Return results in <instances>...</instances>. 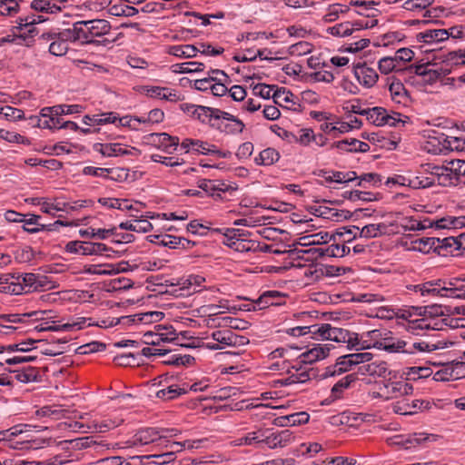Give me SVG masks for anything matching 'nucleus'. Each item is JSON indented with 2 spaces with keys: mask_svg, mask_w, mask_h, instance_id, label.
<instances>
[{
  "mask_svg": "<svg viewBox=\"0 0 465 465\" xmlns=\"http://www.w3.org/2000/svg\"><path fill=\"white\" fill-rule=\"evenodd\" d=\"M37 375H38V371L36 368L28 367L22 371H17L15 377L19 381L27 383V382L35 381L37 378Z\"/></svg>",
  "mask_w": 465,
  "mask_h": 465,
  "instance_id": "13d9d810",
  "label": "nucleus"
},
{
  "mask_svg": "<svg viewBox=\"0 0 465 465\" xmlns=\"http://www.w3.org/2000/svg\"><path fill=\"white\" fill-rule=\"evenodd\" d=\"M331 348L328 344H313L308 351L302 352L299 356V364H312L317 361L325 359L330 352Z\"/></svg>",
  "mask_w": 465,
  "mask_h": 465,
  "instance_id": "ddd939ff",
  "label": "nucleus"
},
{
  "mask_svg": "<svg viewBox=\"0 0 465 465\" xmlns=\"http://www.w3.org/2000/svg\"><path fill=\"white\" fill-rule=\"evenodd\" d=\"M155 459L153 462L159 465L168 464L175 460L174 450L163 452L162 454L154 455H144V456H134L132 457L134 464L127 463L126 465H135V463H141L143 460Z\"/></svg>",
  "mask_w": 465,
  "mask_h": 465,
  "instance_id": "cd10ccee",
  "label": "nucleus"
},
{
  "mask_svg": "<svg viewBox=\"0 0 465 465\" xmlns=\"http://www.w3.org/2000/svg\"><path fill=\"white\" fill-rule=\"evenodd\" d=\"M367 119L377 126L385 125L387 118V110L382 107L367 108Z\"/></svg>",
  "mask_w": 465,
  "mask_h": 465,
  "instance_id": "4c0bfd02",
  "label": "nucleus"
},
{
  "mask_svg": "<svg viewBox=\"0 0 465 465\" xmlns=\"http://www.w3.org/2000/svg\"><path fill=\"white\" fill-rule=\"evenodd\" d=\"M123 422V419H104L102 420H93L88 425V429H93L97 432H106L118 427Z\"/></svg>",
  "mask_w": 465,
  "mask_h": 465,
  "instance_id": "f704fd0d",
  "label": "nucleus"
},
{
  "mask_svg": "<svg viewBox=\"0 0 465 465\" xmlns=\"http://www.w3.org/2000/svg\"><path fill=\"white\" fill-rule=\"evenodd\" d=\"M349 7L341 4H334L329 6L327 13L323 16V20L327 23H331L337 20L341 14H345L349 11Z\"/></svg>",
  "mask_w": 465,
  "mask_h": 465,
  "instance_id": "09e8293b",
  "label": "nucleus"
},
{
  "mask_svg": "<svg viewBox=\"0 0 465 465\" xmlns=\"http://www.w3.org/2000/svg\"><path fill=\"white\" fill-rule=\"evenodd\" d=\"M168 54L180 58H193L198 54V47L194 45H173L168 48Z\"/></svg>",
  "mask_w": 465,
  "mask_h": 465,
  "instance_id": "473e14b6",
  "label": "nucleus"
},
{
  "mask_svg": "<svg viewBox=\"0 0 465 465\" xmlns=\"http://www.w3.org/2000/svg\"><path fill=\"white\" fill-rule=\"evenodd\" d=\"M38 34V31L35 27H31L27 30L26 33L16 35V45H25L30 47L35 43V36Z\"/></svg>",
  "mask_w": 465,
  "mask_h": 465,
  "instance_id": "5fc2aeb1",
  "label": "nucleus"
},
{
  "mask_svg": "<svg viewBox=\"0 0 465 465\" xmlns=\"http://www.w3.org/2000/svg\"><path fill=\"white\" fill-rule=\"evenodd\" d=\"M31 120L36 126L40 128L53 129L58 127V125L61 124V118H54L51 113L43 112V109L40 112V117L34 116L31 117Z\"/></svg>",
  "mask_w": 465,
  "mask_h": 465,
  "instance_id": "c756f323",
  "label": "nucleus"
},
{
  "mask_svg": "<svg viewBox=\"0 0 465 465\" xmlns=\"http://www.w3.org/2000/svg\"><path fill=\"white\" fill-rule=\"evenodd\" d=\"M36 275L35 273H25L20 274L19 282L24 289V293L35 292V286L36 285Z\"/></svg>",
  "mask_w": 465,
  "mask_h": 465,
  "instance_id": "4d7b16f0",
  "label": "nucleus"
},
{
  "mask_svg": "<svg viewBox=\"0 0 465 465\" xmlns=\"http://www.w3.org/2000/svg\"><path fill=\"white\" fill-rule=\"evenodd\" d=\"M331 147L341 151L354 153H366L370 150V145L367 143L359 141L355 138L335 142L332 143Z\"/></svg>",
  "mask_w": 465,
  "mask_h": 465,
  "instance_id": "4be33fe9",
  "label": "nucleus"
},
{
  "mask_svg": "<svg viewBox=\"0 0 465 465\" xmlns=\"http://www.w3.org/2000/svg\"><path fill=\"white\" fill-rule=\"evenodd\" d=\"M331 329V324H315L308 326V332L311 333L313 337L321 338L322 340H327L328 331Z\"/></svg>",
  "mask_w": 465,
  "mask_h": 465,
  "instance_id": "680f3d73",
  "label": "nucleus"
},
{
  "mask_svg": "<svg viewBox=\"0 0 465 465\" xmlns=\"http://www.w3.org/2000/svg\"><path fill=\"white\" fill-rule=\"evenodd\" d=\"M196 46L198 47V53L205 55L216 56L222 54L224 52L223 47L216 48L206 43H199Z\"/></svg>",
  "mask_w": 465,
  "mask_h": 465,
  "instance_id": "338daca9",
  "label": "nucleus"
},
{
  "mask_svg": "<svg viewBox=\"0 0 465 465\" xmlns=\"http://www.w3.org/2000/svg\"><path fill=\"white\" fill-rule=\"evenodd\" d=\"M170 352L166 354V359L163 361V363L168 364V365H188L193 361H194V358L190 355H181L178 353H172V351L169 350Z\"/></svg>",
  "mask_w": 465,
  "mask_h": 465,
  "instance_id": "de8ad7c7",
  "label": "nucleus"
},
{
  "mask_svg": "<svg viewBox=\"0 0 465 465\" xmlns=\"http://www.w3.org/2000/svg\"><path fill=\"white\" fill-rule=\"evenodd\" d=\"M423 318L417 321L418 328L441 331L445 327L459 328L465 326V318H453L447 315L446 307L430 305L416 308Z\"/></svg>",
  "mask_w": 465,
  "mask_h": 465,
  "instance_id": "7ed1b4c3",
  "label": "nucleus"
},
{
  "mask_svg": "<svg viewBox=\"0 0 465 465\" xmlns=\"http://www.w3.org/2000/svg\"><path fill=\"white\" fill-rule=\"evenodd\" d=\"M74 39L82 45H106L114 42L104 38L103 40H95V38L103 37L111 31V25L104 19L81 20L73 24L71 27Z\"/></svg>",
  "mask_w": 465,
  "mask_h": 465,
  "instance_id": "f03ea898",
  "label": "nucleus"
},
{
  "mask_svg": "<svg viewBox=\"0 0 465 465\" xmlns=\"http://www.w3.org/2000/svg\"><path fill=\"white\" fill-rule=\"evenodd\" d=\"M378 67H379L380 72L384 74H388L393 71H395V72H402L403 71V69L399 66L398 62L394 56L393 57L386 56V57L381 58L379 61Z\"/></svg>",
  "mask_w": 465,
  "mask_h": 465,
  "instance_id": "79ce46f5",
  "label": "nucleus"
},
{
  "mask_svg": "<svg viewBox=\"0 0 465 465\" xmlns=\"http://www.w3.org/2000/svg\"><path fill=\"white\" fill-rule=\"evenodd\" d=\"M32 9L37 12H45L47 14H57L62 11V7L49 0H34L31 3Z\"/></svg>",
  "mask_w": 465,
  "mask_h": 465,
  "instance_id": "58836bf2",
  "label": "nucleus"
},
{
  "mask_svg": "<svg viewBox=\"0 0 465 465\" xmlns=\"http://www.w3.org/2000/svg\"><path fill=\"white\" fill-rule=\"evenodd\" d=\"M425 42H441L449 38V33L445 29L429 30L424 34Z\"/></svg>",
  "mask_w": 465,
  "mask_h": 465,
  "instance_id": "6e6d98bb",
  "label": "nucleus"
},
{
  "mask_svg": "<svg viewBox=\"0 0 465 465\" xmlns=\"http://www.w3.org/2000/svg\"><path fill=\"white\" fill-rule=\"evenodd\" d=\"M215 232H223L226 241L224 243L235 242L236 239H239L242 236H245V233L239 229L227 228V229H214Z\"/></svg>",
  "mask_w": 465,
  "mask_h": 465,
  "instance_id": "69168bd1",
  "label": "nucleus"
},
{
  "mask_svg": "<svg viewBox=\"0 0 465 465\" xmlns=\"http://www.w3.org/2000/svg\"><path fill=\"white\" fill-rule=\"evenodd\" d=\"M352 363L349 361V356L343 355L337 359L334 365L329 366L325 369V371L322 374L323 378L333 377L340 375L351 370Z\"/></svg>",
  "mask_w": 465,
  "mask_h": 465,
  "instance_id": "393cba45",
  "label": "nucleus"
},
{
  "mask_svg": "<svg viewBox=\"0 0 465 465\" xmlns=\"http://www.w3.org/2000/svg\"><path fill=\"white\" fill-rule=\"evenodd\" d=\"M213 108L198 105L193 112V116L201 121L203 124H208L212 126L214 123Z\"/></svg>",
  "mask_w": 465,
  "mask_h": 465,
  "instance_id": "c03bdc74",
  "label": "nucleus"
},
{
  "mask_svg": "<svg viewBox=\"0 0 465 465\" xmlns=\"http://www.w3.org/2000/svg\"><path fill=\"white\" fill-rule=\"evenodd\" d=\"M163 312L158 311L140 312L133 315L122 316L117 319L115 324H149L160 322L163 318Z\"/></svg>",
  "mask_w": 465,
  "mask_h": 465,
  "instance_id": "9b49d317",
  "label": "nucleus"
},
{
  "mask_svg": "<svg viewBox=\"0 0 465 465\" xmlns=\"http://www.w3.org/2000/svg\"><path fill=\"white\" fill-rule=\"evenodd\" d=\"M100 149L98 151L107 157L117 156L127 154V150L122 148L119 143H100L98 144Z\"/></svg>",
  "mask_w": 465,
  "mask_h": 465,
  "instance_id": "49530a36",
  "label": "nucleus"
},
{
  "mask_svg": "<svg viewBox=\"0 0 465 465\" xmlns=\"http://www.w3.org/2000/svg\"><path fill=\"white\" fill-rule=\"evenodd\" d=\"M19 5L15 0L0 1V15H11L17 13Z\"/></svg>",
  "mask_w": 465,
  "mask_h": 465,
  "instance_id": "e2e57ef3",
  "label": "nucleus"
},
{
  "mask_svg": "<svg viewBox=\"0 0 465 465\" xmlns=\"http://www.w3.org/2000/svg\"><path fill=\"white\" fill-rule=\"evenodd\" d=\"M362 375L377 376L385 378L391 371L388 364L382 361H368L364 365H361L358 369Z\"/></svg>",
  "mask_w": 465,
  "mask_h": 465,
  "instance_id": "aec40b11",
  "label": "nucleus"
},
{
  "mask_svg": "<svg viewBox=\"0 0 465 465\" xmlns=\"http://www.w3.org/2000/svg\"><path fill=\"white\" fill-rule=\"evenodd\" d=\"M143 88L146 95L151 98L164 99L170 102H177L181 100L177 93L168 87L144 86Z\"/></svg>",
  "mask_w": 465,
  "mask_h": 465,
  "instance_id": "412c9836",
  "label": "nucleus"
},
{
  "mask_svg": "<svg viewBox=\"0 0 465 465\" xmlns=\"http://www.w3.org/2000/svg\"><path fill=\"white\" fill-rule=\"evenodd\" d=\"M312 50V45L306 41H301L289 47V54L291 55H305L311 53Z\"/></svg>",
  "mask_w": 465,
  "mask_h": 465,
  "instance_id": "864d4df0",
  "label": "nucleus"
},
{
  "mask_svg": "<svg viewBox=\"0 0 465 465\" xmlns=\"http://www.w3.org/2000/svg\"><path fill=\"white\" fill-rule=\"evenodd\" d=\"M327 33L338 37L349 36L353 33V27L351 22L337 24L326 29Z\"/></svg>",
  "mask_w": 465,
  "mask_h": 465,
  "instance_id": "a18cd8bd",
  "label": "nucleus"
},
{
  "mask_svg": "<svg viewBox=\"0 0 465 465\" xmlns=\"http://www.w3.org/2000/svg\"><path fill=\"white\" fill-rule=\"evenodd\" d=\"M20 274L6 273L0 276V292L19 295L24 289L19 282Z\"/></svg>",
  "mask_w": 465,
  "mask_h": 465,
  "instance_id": "dca6fc26",
  "label": "nucleus"
},
{
  "mask_svg": "<svg viewBox=\"0 0 465 465\" xmlns=\"http://www.w3.org/2000/svg\"><path fill=\"white\" fill-rule=\"evenodd\" d=\"M458 183L456 176L449 166L435 165L430 163H422L417 171V175L409 180L410 187L414 189L430 188L435 184L440 186L455 185Z\"/></svg>",
  "mask_w": 465,
  "mask_h": 465,
  "instance_id": "f257e3e1",
  "label": "nucleus"
},
{
  "mask_svg": "<svg viewBox=\"0 0 465 465\" xmlns=\"http://www.w3.org/2000/svg\"><path fill=\"white\" fill-rule=\"evenodd\" d=\"M211 337L216 341L214 343L208 342L206 344L207 348L211 350H222L225 346H235L239 342H242L241 340L244 339L242 336L235 334L229 329L214 331Z\"/></svg>",
  "mask_w": 465,
  "mask_h": 465,
  "instance_id": "423d86ee",
  "label": "nucleus"
},
{
  "mask_svg": "<svg viewBox=\"0 0 465 465\" xmlns=\"http://www.w3.org/2000/svg\"><path fill=\"white\" fill-rule=\"evenodd\" d=\"M147 143L155 146L158 149L164 151L167 153H172L176 150L179 144V138L171 136L166 133H153L144 136Z\"/></svg>",
  "mask_w": 465,
  "mask_h": 465,
  "instance_id": "6e6552de",
  "label": "nucleus"
},
{
  "mask_svg": "<svg viewBox=\"0 0 465 465\" xmlns=\"http://www.w3.org/2000/svg\"><path fill=\"white\" fill-rule=\"evenodd\" d=\"M90 244L91 242H89L72 241L66 243L65 251L70 253L91 255Z\"/></svg>",
  "mask_w": 465,
  "mask_h": 465,
  "instance_id": "a19ab883",
  "label": "nucleus"
},
{
  "mask_svg": "<svg viewBox=\"0 0 465 465\" xmlns=\"http://www.w3.org/2000/svg\"><path fill=\"white\" fill-rule=\"evenodd\" d=\"M432 65L430 70L427 72L426 75L423 77V81L426 84H432L437 80L441 77H444L449 74L448 70H443L442 68H433Z\"/></svg>",
  "mask_w": 465,
  "mask_h": 465,
  "instance_id": "052dcab7",
  "label": "nucleus"
},
{
  "mask_svg": "<svg viewBox=\"0 0 465 465\" xmlns=\"http://www.w3.org/2000/svg\"><path fill=\"white\" fill-rule=\"evenodd\" d=\"M374 345H378L379 348H382L389 352L406 353L407 341L390 336L381 338L380 341H376Z\"/></svg>",
  "mask_w": 465,
  "mask_h": 465,
  "instance_id": "5701e85b",
  "label": "nucleus"
},
{
  "mask_svg": "<svg viewBox=\"0 0 465 465\" xmlns=\"http://www.w3.org/2000/svg\"><path fill=\"white\" fill-rule=\"evenodd\" d=\"M285 295L278 291H266L252 303L244 305L246 311L262 310L269 306H280L284 303Z\"/></svg>",
  "mask_w": 465,
  "mask_h": 465,
  "instance_id": "0eeeda50",
  "label": "nucleus"
},
{
  "mask_svg": "<svg viewBox=\"0 0 465 465\" xmlns=\"http://www.w3.org/2000/svg\"><path fill=\"white\" fill-rule=\"evenodd\" d=\"M438 349L435 344H430L426 341L409 342L406 345V353L412 354L415 352L432 351Z\"/></svg>",
  "mask_w": 465,
  "mask_h": 465,
  "instance_id": "8fccbe9b",
  "label": "nucleus"
},
{
  "mask_svg": "<svg viewBox=\"0 0 465 465\" xmlns=\"http://www.w3.org/2000/svg\"><path fill=\"white\" fill-rule=\"evenodd\" d=\"M449 168L451 169L452 173L456 176L457 181L460 176H465V161L464 160H452L449 163Z\"/></svg>",
  "mask_w": 465,
  "mask_h": 465,
  "instance_id": "774afa93",
  "label": "nucleus"
},
{
  "mask_svg": "<svg viewBox=\"0 0 465 465\" xmlns=\"http://www.w3.org/2000/svg\"><path fill=\"white\" fill-rule=\"evenodd\" d=\"M198 187L208 196L221 197V193L228 191L229 186L220 180L200 179Z\"/></svg>",
  "mask_w": 465,
  "mask_h": 465,
  "instance_id": "6ab92c4d",
  "label": "nucleus"
},
{
  "mask_svg": "<svg viewBox=\"0 0 465 465\" xmlns=\"http://www.w3.org/2000/svg\"><path fill=\"white\" fill-rule=\"evenodd\" d=\"M428 405L427 402L420 400H414L411 402L409 400H403L402 401H397L393 405V411L396 413H400L401 415H412L417 412L418 410H420Z\"/></svg>",
  "mask_w": 465,
  "mask_h": 465,
  "instance_id": "b1692460",
  "label": "nucleus"
},
{
  "mask_svg": "<svg viewBox=\"0 0 465 465\" xmlns=\"http://www.w3.org/2000/svg\"><path fill=\"white\" fill-rule=\"evenodd\" d=\"M280 159V153L274 148L262 150L254 161L258 165H272Z\"/></svg>",
  "mask_w": 465,
  "mask_h": 465,
  "instance_id": "e433bc0d",
  "label": "nucleus"
},
{
  "mask_svg": "<svg viewBox=\"0 0 465 465\" xmlns=\"http://www.w3.org/2000/svg\"><path fill=\"white\" fill-rule=\"evenodd\" d=\"M356 375L351 373L341 379L338 382H336L331 391L330 398L331 399V401H335L341 398L344 390L348 389L351 386V384L356 381Z\"/></svg>",
  "mask_w": 465,
  "mask_h": 465,
  "instance_id": "7c9ffc66",
  "label": "nucleus"
},
{
  "mask_svg": "<svg viewBox=\"0 0 465 465\" xmlns=\"http://www.w3.org/2000/svg\"><path fill=\"white\" fill-rule=\"evenodd\" d=\"M333 236L330 235L328 232H320L311 235H305L300 237L297 244L304 247L312 246V245H322L329 242Z\"/></svg>",
  "mask_w": 465,
  "mask_h": 465,
  "instance_id": "bb28decb",
  "label": "nucleus"
},
{
  "mask_svg": "<svg viewBox=\"0 0 465 465\" xmlns=\"http://www.w3.org/2000/svg\"><path fill=\"white\" fill-rule=\"evenodd\" d=\"M43 42H50L49 53L55 56L64 55L68 51L67 42H77L73 35L72 28H67L60 32L50 31L41 35L40 38Z\"/></svg>",
  "mask_w": 465,
  "mask_h": 465,
  "instance_id": "20e7f679",
  "label": "nucleus"
},
{
  "mask_svg": "<svg viewBox=\"0 0 465 465\" xmlns=\"http://www.w3.org/2000/svg\"><path fill=\"white\" fill-rule=\"evenodd\" d=\"M235 446L242 445H258L262 446V432L261 431H252L245 435L244 437L239 438L234 441Z\"/></svg>",
  "mask_w": 465,
  "mask_h": 465,
  "instance_id": "3c124183",
  "label": "nucleus"
},
{
  "mask_svg": "<svg viewBox=\"0 0 465 465\" xmlns=\"http://www.w3.org/2000/svg\"><path fill=\"white\" fill-rule=\"evenodd\" d=\"M117 121V114L114 112H109L102 114L85 115L83 122L87 125L92 124H114Z\"/></svg>",
  "mask_w": 465,
  "mask_h": 465,
  "instance_id": "72a5a7b5",
  "label": "nucleus"
},
{
  "mask_svg": "<svg viewBox=\"0 0 465 465\" xmlns=\"http://www.w3.org/2000/svg\"><path fill=\"white\" fill-rule=\"evenodd\" d=\"M212 126L219 129L221 132L231 134H241L244 128L243 123L239 119L231 122L222 121L221 123H213Z\"/></svg>",
  "mask_w": 465,
  "mask_h": 465,
  "instance_id": "c9c22d12",
  "label": "nucleus"
},
{
  "mask_svg": "<svg viewBox=\"0 0 465 465\" xmlns=\"http://www.w3.org/2000/svg\"><path fill=\"white\" fill-rule=\"evenodd\" d=\"M327 340L348 343V345L357 347L358 349L370 348L371 346V343H367L366 340L361 342L357 333H351L347 330L332 327L331 325L327 333Z\"/></svg>",
  "mask_w": 465,
  "mask_h": 465,
  "instance_id": "39448f33",
  "label": "nucleus"
},
{
  "mask_svg": "<svg viewBox=\"0 0 465 465\" xmlns=\"http://www.w3.org/2000/svg\"><path fill=\"white\" fill-rule=\"evenodd\" d=\"M293 440L292 432L288 430H282L279 432H273L267 436L262 433V445L265 444L270 449L282 448L290 444Z\"/></svg>",
  "mask_w": 465,
  "mask_h": 465,
  "instance_id": "f8f14e48",
  "label": "nucleus"
},
{
  "mask_svg": "<svg viewBox=\"0 0 465 465\" xmlns=\"http://www.w3.org/2000/svg\"><path fill=\"white\" fill-rule=\"evenodd\" d=\"M439 439V435L437 434H428L425 432L413 433L410 435L408 438L404 439L402 436H395L391 439V444L392 445H400L404 449H410L411 447H415L418 445L424 444L426 442H433L437 441Z\"/></svg>",
  "mask_w": 465,
  "mask_h": 465,
  "instance_id": "1a4fd4ad",
  "label": "nucleus"
},
{
  "mask_svg": "<svg viewBox=\"0 0 465 465\" xmlns=\"http://www.w3.org/2000/svg\"><path fill=\"white\" fill-rule=\"evenodd\" d=\"M154 329L163 338L162 342H172L177 339V334L173 326L156 325Z\"/></svg>",
  "mask_w": 465,
  "mask_h": 465,
  "instance_id": "bf43d9fd",
  "label": "nucleus"
},
{
  "mask_svg": "<svg viewBox=\"0 0 465 465\" xmlns=\"http://www.w3.org/2000/svg\"><path fill=\"white\" fill-rule=\"evenodd\" d=\"M414 249L422 252H429L430 250H436L440 246V239L436 237L420 238L414 242Z\"/></svg>",
  "mask_w": 465,
  "mask_h": 465,
  "instance_id": "ea45409f",
  "label": "nucleus"
},
{
  "mask_svg": "<svg viewBox=\"0 0 465 465\" xmlns=\"http://www.w3.org/2000/svg\"><path fill=\"white\" fill-rule=\"evenodd\" d=\"M354 75L358 82L365 87L373 86L378 80V74L366 64H357L353 67Z\"/></svg>",
  "mask_w": 465,
  "mask_h": 465,
  "instance_id": "a211bd4d",
  "label": "nucleus"
},
{
  "mask_svg": "<svg viewBox=\"0 0 465 465\" xmlns=\"http://www.w3.org/2000/svg\"><path fill=\"white\" fill-rule=\"evenodd\" d=\"M412 391V385L406 381H386L380 387V392L386 400L410 395Z\"/></svg>",
  "mask_w": 465,
  "mask_h": 465,
  "instance_id": "9d476101",
  "label": "nucleus"
},
{
  "mask_svg": "<svg viewBox=\"0 0 465 465\" xmlns=\"http://www.w3.org/2000/svg\"><path fill=\"white\" fill-rule=\"evenodd\" d=\"M40 219L39 215L32 214L31 217L27 220H24L25 223L23 225V229L25 232H28L30 233H35L40 231H54L56 229L57 226H68L71 225V223L63 222L60 220L55 221L54 223L51 224H39L38 220Z\"/></svg>",
  "mask_w": 465,
  "mask_h": 465,
  "instance_id": "2eb2a0df",
  "label": "nucleus"
},
{
  "mask_svg": "<svg viewBox=\"0 0 465 465\" xmlns=\"http://www.w3.org/2000/svg\"><path fill=\"white\" fill-rule=\"evenodd\" d=\"M407 374L411 380H419L430 377L432 371L428 367H411Z\"/></svg>",
  "mask_w": 465,
  "mask_h": 465,
  "instance_id": "0e129e2a",
  "label": "nucleus"
},
{
  "mask_svg": "<svg viewBox=\"0 0 465 465\" xmlns=\"http://www.w3.org/2000/svg\"><path fill=\"white\" fill-rule=\"evenodd\" d=\"M187 392V389L181 388L178 385H170L165 389L160 390L156 392V396L163 400H173L178 396Z\"/></svg>",
  "mask_w": 465,
  "mask_h": 465,
  "instance_id": "37998d69",
  "label": "nucleus"
},
{
  "mask_svg": "<svg viewBox=\"0 0 465 465\" xmlns=\"http://www.w3.org/2000/svg\"><path fill=\"white\" fill-rule=\"evenodd\" d=\"M160 430L154 428H146L139 430L134 436V444L140 442L142 445H146L161 440Z\"/></svg>",
  "mask_w": 465,
  "mask_h": 465,
  "instance_id": "2f4dec72",
  "label": "nucleus"
},
{
  "mask_svg": "<svg viewBox=\"0 0 465 465\" xmlns=\"http://www.w3.org/2000/svg\"><path fill=\"white\" fill-rule=\"evenodd\" d=\"M387 81L392 101L402 104H406L411 101L408 91L400 80L391 76L389 77Z\"/></svg>",
  "mask_w": 465,
  "mask_h": 465,
  "instance_id": "f3484780",
  "label": "nucleus"
},
{
  "mask_svg": "<svg viewBox=\"0 0 465 465\" xmlns=\"http://www.w3.org/2000/svg\"><path fill=\"white\" fill-rule=\"evenodd\" d=\"M176 67L173 72L180 74L201 72L204 69V64L198 62H188L180 64H175Z\"/></svg>",
  "mask_w": 465,
  "mask_h": 465,
  "instance_id": "603ef678",
  "label": "nucleus"
},
{
  "mask_svg": "<svg viewBox=\"0 0 465 465\" xmlns=\"http://www.w3.org/2000/svg\"><path fill=\"white\" fill-rule=\"evenodd\" d=\"M384 229V224H368L363 226L361 229L355 226L352 229H346L344 227L342 228L344 232H338L337 234L339 236H343L345 233L353 234L352 239H355L357 236V232H359L360 237L375 238L381 235Z\"/></svg>",
  "mask_w": 465,
  "mask_h": 465,
  "instance_id": "4468645a",
  "label": "nucleus"
},
{
  "mask_svg": "<svg viewBox=\"0 0 465 465\" xmlns=\"http://www.w3.org/2000/svg\"><path fill=\"white\" fill-rule=\"evenodd\" d=\"M442 284H445V282L442 280L426 282L422 284H418L414 286L415 292H420L421 296H440V291H445L442 288Z\"/></svg>",
  "mask_w": 465,
  "mask_h": 465,
  "instance_id": "a878e982",
  "label": "nucleus"
},
{
  "mask_svg": "<svg viewBox=\"0 0 465 465\" xmlns=\"http://www.w3.org/2000/svg\"><path fill=\"white\" fill-rule=\"evenodd\" d=\"M309 418L310 416L307 412H296L275 419V424L279 426H296L307 423Z\"/></svg>",
  "mask_w": 465,
  "mask_h": 465,
  "instance_id": "c85d7f7f",
  "label": "nucleus"
}]
</instances>
